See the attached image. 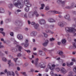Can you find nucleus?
Wrapping results in <instances>:
<instances>
[{"label":"nucleus","instance_id":"1","mask_svg":"<svg viewBox=\"0 0 76 76\" xmlns=\"http://www.w3.org/2000/svg\"><path fill=\"white\" fill-rule=\"evenodd\" d=\"M13 4L15 7L19 9L23 7V4H22V2H20V0H14L13 1Z\"/></svg>","mask_w":76,"mask_h":76},{"label":"nucleus","instance_id":"2","mask_svg":"<svg viewBox=\"0 0 76 76\" xmlns=\"http://www.w3.org/2000/svg\"><path fill=\"white\" fill-rule=\"evenodd\" d=\"M29 1V0H24L23 3L25 4L26 7L24 8V11L26 12H29V7L32 6V4L29 2H28Z\"/></svg>","mask_w":76,"mask_h":76},{"label":"nucleus","instance_id":"3","mask_svg":"<svg viewBox=\"0 0 76 76\" xmlns=\"http://www.w3.org/2000/svg\"><path fill=\"white\" fill-rule=\"evenodd\" d=\"M76 26V24H74L72 25L71 27H66L65 28V31L66 32H76V29H75V28Z\"/></svg>","mask_w":76,"mask_h":76},{"label":"nucleus","instance_id":"4","mask_svg":"<svg viewBox=\"0 0 76 76\" xmlns=\"http://www.w3.org/2000/svg\"><path fill=\"white\" fill-rule=\"evenodd\" d=\"M36 15V17H38L39 16V14L38 13V12L36 10H35L34 11V13H32V12H30L28 14V16L30 18L33 17L34 15Z\"/></svg>","mask_w":76,"mask_h":76},{"label":"nucleus","instance_id":"5","mask_svg":"<svg viewBox=\"0 0 76 76\" xmlns=\"http://www.w3.org/2000/svg\"><path fill=\"white\" fill-rule=\"evenodd\" d=\"M29 40L28 39H26L25 43H22L21 44V45H24V47H28L29 46V43H28Z\"/></svg>","mask_w":76,"mask_h":76},{"label":"nucleus","instance_id":"6","mask_svg":"<svg viewBox=\"0 0 76 76\" xmlns=\"http://www.w3.org/2000/svg\"><path fill=\"white\" fill-rule=\"evenodd\" d=\"M39 60L38 58H37L35 60H32L31 61V62L32 64H34L36 67H37L38 66V61Z\"/></svg>","mask_w":76,"mask_h":76},{"label":"nucleus","instance_id":"7","mask_svg":"<svg viewBox=\"0 0 76 76\" xmlns=\"http://www.w3.org/2000/svg\"><path fill=\"white\" fill-rule=\"evenodd\" d=\"M17 38L19 40H22V39H23V35L20 34H18L17 36Z\"/></svg>","mask_w":76,"mask_h":76},{"label":"nucleus","instance_id":"8","mask_svg":"<svg viewBox=\"0 0 76 76\" xmlns=\"http://www.w3.org/2000/svg\"><path fill=\"white\" fill-rule=\"evenodd\" d=\"M39 23L40 25H42V24L45 23V21L44 19H40L39 20Z\"/></svg>","mask_w":76,"mask_h":76},{"label":"nucleus","instance_id":"9","mask_svg":"<svg viewBox=\"0 0 76 76\" xmlns=\"http://www.w3.org/2000/svg\"><path fill=\"white\" fill-rule=\"evenodd\" d=\"M60 71H61V72L64 74H65L66 73H67V70L63 67L62 68L60 69Z\"/></svg>","mask_w":76,"mask_h":76},{"label":"nucleus","instance_id":"10","mask_svg":"<svg viewBox=\"0 0 76 76\" xmlns=\"http://www.w3.org/2000/svg\"><path fill=\"white\" fill-rule=\"evenodd\" d=\"M8 64L9 65V67H10V66H14V64L12 62H11V60H9L8 61Z\"/></svg>","mask_w":76,"mask_h":76},{"label":"nucleus","instance_id":"11","mask_svg":"<svg viewBox=\"0 0 76 76\" xmlns=\"http://www.w3.org/2000/svg\"><path fill=\"white\" fill-rule=\"evenodd\" d=\"M49 42V41L48 40H46L45 41V42L43 43V45L44 47H46L48 45V42Z\"/></svg>","mask_w":76,"mask_h":76},{"label":"nucleus","instance_id":"12","mask_svg":"<svg viewBox=\"0 0 76 76\" xmlns=\"http://www.w3.org/2000/svg\"><path fill=\"white\" fill-rule=\"evenodd\" d=\"M64 18L66 19H67L68 20H70V15H66L64 16Z\"/></svg>","mask_w":76,"mask_h":76},{"label":"nucleus","instance_id":"13","mask_svg":"<svg viewBox=\"0 0 76 76\" xmlns=\"http://www.w3.org/2000/svg\"><path fill=\"white\" fill-rule=\"evenodd\" d=\"M48 21L49 22H50V23H51L52 22H56V20H54V19L53 18H49L48 19Z\"/></svg>","mask_w":76,"mask_h":76},{"label":"nucleus","instance_id":"14","mask_svg":"<svg viewBox=\"0 0 76 76\" xmlns=\"http://www.w3.org/2000/svg\"><path fill=\"white\" fill-rule=\"evenodd\" d=\"M74 41L75 42V43L74 42H72V44L74 47L76 48V39H74Z\"/></svg>","mask_w":76,"mask_h":76},{"label":"nucleus","instance_id":"15","mask_svg":"<svg viewBox=\"0 0 76 76\" xmlns=\"http://www.w3.org/2000/svg\"><path fill=\"white\" fill-rule=\"evenodd\" d=\"M39 66H40L41 68H44L45 67V65L44 64H42V63L39 64Z\"/></svg>","mask_w":76,"mask_h":76},{"label":"nucleus","instance_id":"16","mask_svg":"<svg viewBox=\"0 0 76 76\" xmlns=\"http://www.w3.org/2000/svg\"><path fill=\"white\" fill-rule=\"evenodd\" d=\"M52 12L54 13L55 14H61V12H59L56 11H52Z\"/></svg>","mask_w":76,"mask_h":76},{"label":"nucleus","instance_id":"17","mask_svg":"<svg viewBox=\"0 0 76 76\" xmlns=\"http://www.w3.org/2000/svg\"><path fill=\"white\" fill-rule=\"evenodd\" d=\"M58 25L60 26V27H63L64 26V24L62 22H59L58 23Z\"/></svg>","mask_w":76,"mask_h":76},{"label":"nucleus","instance_id":"18","mask_svg":"<svg viewBox=\"0 0 76 76\" xmlns=\"http://www.w3.org/2000/svg\"><path fill=\"white\" fill-rule=\"evenodd\" d=\"M46 32H47V33H50V34H53V31H50L48 29H47L46 30Z\"/></svg>","mask_w":76,"mask_h":76},{"label":"nucleus","instance_id":"19","mask_svg":"<svg viewBox=\"0 0 76 76\" xmlns=\"http://www.w3.org/2000/svg\"><path fill=\"white\" fill-rule=\"evenodd\" d=\"M0 13H4V10L3 8H1L0 9Z\"/></svg>","mask_w":76,"mask_h":76},{"label":"nucleus","instance_id":"20","mask_svg":"<svg viewBox=\"0 0 76 76\" xmlns=\"http://www.w3.org/2000/svg\"><path fill=\"white\" fill-rule=\"evenodd\" d=\"M41 7L40 8V10L44 9V7H45V5L44 4H41Z\"/></svg>","mask_w":76,"mask_h":76},{"label":"nucleus","instance_id":"21","mask_svg":"<svg viewBox=\"0 0 76 76\" xmlns=\"http://www.w3.org/2000/svg\"><path fill=\"white\" fill-rule=\"evenodd\" d=\"M73 5H72L71 6H67L66 7V9H72V8H73Z\"/></svg>","mask_w":76,"mask_h":76},{"label":"nucleus","instance_id":"22","mask_svg":"<svg viewBox=\"0 0 76 76\" xmlns=\"http://www.w3.org/2000/svg\"><path fill=\"white\" fill-rule=\"evenodd\" d=\"M61 42L63 44H65L66 42V39H64L61 40Z\"/></svg>","mask_w":76,"mask_h":76},{"label":"nucleus","instance_id":"23","mask_svg":"<svg viewBox=\"0 0 76 76\" xmlns=\"http://www.w3.org/2000/svg\"><path fill=\"white\" fill-rule=\"evenodd\" d=\"M48 67L51 70H53L54 69V67H53L52 66H51L50 65H48Z\"/></svg>","mask_w":76,"mask_h":76},{"label":"nucleus","instance_id":"24","mask_svg":"<svg viewBox=\"0 0 76 76\" xmlns=\"http://www.w3.org/2000/svg\"><path fill=\"white\" fill-rule=\"evenodd\" d=\"M38 26H39V25L38 24H36L34 26V28L36 29L38 28Z\"/></svg>","mask_w":76,"mask_h":76},{"label":"nucleus","instance_id":"25","mask_svg":"<svg viewBox=\"0 0 76 76\" xmlns=\"http://www.w3.org/2000/svg\"><path fill=\"white\" fill-rule=\"evenodd\" d=\"M36 32L33 31L31 33L30 35L31 36H35L36 35Z\"/></svg>","mask_w":76,"mask_h":76},{"label":"nucleus","instance_id":"26","mask_svg":"<svg viewBox=\"0 0 76 76\" xmlns=\"http://www.w3.org/2000/svg\"><path fill=\"white\" fill-rule=\"evenodd\" d=\"M1 41H3V42L4 43H7V42H9V41H7V42H6V41H4V39H3V38H1Z\"/></svg>","mask_w":76,"mask_h":76},{"label":"nucleus","instance_id":"27","mask_svg":"<svg viewBox=\"0 0 76 76\" xmlns=\"http://www.w3.org/2000/svg\"><path fill=\"white\" fill-rule=\"evenodd\" d=\"M7 76H11V73L10 71H8L7 73Z\"/></svg>","mask_w":76,"mask_h":76},{"label":"nucleus","instance_id":"28","mask_svg":"<svg viewBox=\"0 0 76 76\" xmlns=\"http://www.w3.org/2000/svg\"><path fill=\"white\" fill-rule=\"evenodd\" d=\"M38 52H39V54L40 55H42V53L43 52L41 50H39L38 51Z\"/></svg>","mask_w":76,"mask_h":76},{"label":"nucleus","instance_id":"29","mask_svg":"<svg viewBox=\"0 0 76 76\" xmlns=\"http://www.w3.org/2000/svg\"><path fill=\"white\" fill-rule=\"evenodd\" d=\"M21 74H22L23 75L25 76H27V75L26 73V72H21Z\"/></svg>","mask_w":76,"mask_h":76},{"label":"nucleus","instance_id":"30","mask_svg":"<svg viewBox=\"0 0 76 76\" xmlns=\"http://www.w3.org/2000/svg\"><path fill=\"white\" fill-rule=\"evenodd\" d=\"M21 12H22V10L19 9H17L16 11V12H17V13H20Z\"/></svg>","mask_w":76,"mask_h":76},{"label":"nucleus","instance_id":"31","mask_svg":"<svg viewBox=\"0 0 76 76\" xmlns=\"http://www.w3.org/2000/svg\"><path fill=\"white\" fill-rule=\"evenodd\" d=\"M12 6H13V5L12 4H9L8 5V7H9V8H12Z\"/></svg>","mask_w":76,"mask_h":76},{"label":"nucleus","instance_id":"32","mask_svg":"<svg viewBox=\"0 0 76 76\" xmlns=\"http://www.w3.org/2000/svg\"><path fill=\"white\" fill-rule=\"evenodd\" d=\"M50 9V7H48V6H47L45 7V10H48Z\"/></svg>","mask_w":76,"mask_h":76},{"label":"nucleus","instance_id":"33","mask_svg":"<svg viewBox=\"0 0 76 76\" xmlns=\"http://www.w3.org/2000/svg\"><path fill=\"white\" fill-rule=\"evenodd\" d=\"M57 2L58 4H60L61 3V0H57Z\"/></svg>","mask_w":76,"mask_h":76},{"label":"nucleus","instance_id":"34","mask_svg":"<svg viewBox=\"0 0 76 76\" xmlns=\"http://www.w3.org/2000/svg\"><path fill=\"white\" fill-rule=\"evenodd\" d=\"M12 39H13V41H14V44H16V43H17V42H16V41L15 40V38H13Z\"/></svg>","mask_w":76,"mask_h":76},{"label":"nucleus","instance_id":"35","mask_svg":"<svg viewBox=\"0 0 76 76\" xmlns=\"http://www.w3.org/2000/svg\"><path fill=\"white\" fill-rule=\"evenodd\" d=\"M65 3H66V1H61V3L62 4V6H63V5H64L65 4Z\"/></svg>","mask_w":76,"mask_h":76},{"label":"nucleus","instance_id":"36","mask_svg":"<svg viewBox=\"0 0 76 76\" xmlns=\"http://www.w3.org/2000/svg\"><path fill=\"white\" fill-rule=\"evenodd\" d=\"M42 34L45 37H47V34L43 32Z\"/></svg>","mask_w":76,"mask_h":76},{"label":"nucleus","instance_id":"37","mask_svg":"<svg viewBox=\"0 0 76 76\" xmlns=\"http://www.w3.org/2000/svg\"><path fill=\"white\" fill-rule=\"evenodd\" d=\"M72 74H73V72H70L69 73V75H68V76H72Z\"/></svg>","mask_w":76,"mask_h":76},{"label":"nucleus","instance_id":"38","mask_svg":"<svg viewBox=\"0 0 76 76\" xmlns=\"http://www.w3.org/2000/svg\"><path fill=\"white\" fill-rule=\"evenodd\" d=\"M50 74L51 75V76H54V73L53 72V71H51L50 72Z\"/></svg>","mask_w":76,"mask_h":76},{"label":"nucleus","instance_id":"39","mask_svg":"<svg viewBox=\"0 0 76 76\" xmlns=\"http://www.w3.org/2000/svg\"><path fill=\"white\" fill-rule=\"evenodd\" d=\"M50 41H54V40H55V39L53 38H50Z\"/></svg>","mask_w":76,"mask_h":76},{"label":"nucleus","instance_id":"40","mask_svg":"<svg viewBox=\"0 0 76 76\" xmlns=\"http://www.w3.org/2000/svg\"><path fill=\"white\" fill-rule=\"evenodd\" d=\"M10 35L11 37H13L14 33L13 32H11L10 33Z\"/></svg>","mask_w":76,"mask_h":76},{"label":"nucleus","instance_id":"41","mask_svg":"<svg viewBox=\"0 0 76 76\" xmlns=\"http://www.w3.org/2000/svg\"><path fill=\"white\" fill-rule=\"evenodd\" d=\"M9 21V19L8 18H7L5 20V22L6 23H7Z\"/></svg>","mask_w":76,"mask_h":76},{"label":"nucleus","instance_id":"42","mask_svg":"<svg viewBox=\"0 0 76 76\" xmlns=\"http://www.w3.org/2000/svg\"><path fill=\"white\" fill-rule=\"evenodd\" d=\"M2 60L3 61H7V59L5 58H2Z\"/></svg>","mask_w":76,"mask_h":76},{"label":"nucleus","instance_id":"43","mask_svg":"<svg viewBox=\"0 0 76 76\" xmlns=\"http://www.w3.org/2000/svg\"><path fill=\"white\" fill-rule=\"evenodd\" d=\"M31 24L32 25H33L34 26L35 25V23L34 22H31Z\"/></svg>","mask_w":76,"mask_h":76},{"label":"nucleus","instance_id":"44","mask_svg":"<svg viewBox=\"0 0 76 76\" xmlns=\"http://www.w3.org/2000/svg\"><path fill=\"white\" fill-rule=\"evenodd\" d=\"M56 70L57 72H58L59 71H60V69H59L58 68H56Z\"/></svg>","mask_w":76,"mask_h":76},{"label":"nucleus","instance_id":"45","mask_svg":"<svg viewBox=\"0 0 76 76\" xmlns=\"http://www.w3.org/2000/svg\"><path fill=\"white\" fill-rule=\"evenodd\" d=\"M0 33L2 34L3 36H4V35H5V33L4 32H1L0 31Z\"/></svg>","mask_w":76,"mask_h":76},{"label":"nucleus","instance_id":"46","mask_svg":"<svg viewBox=\"0 0 76 76\" xmlns=\"http://www.w3.org/2000/svg\"><path fill=\"white\" fill-rule=\"evenodd\" d=\"M25 50V51H26L27 52V53H31V51H30V50Z\"/></svg>","mask_w":76,"mask_h":76},{"label":"nucleus","instance_id":"47","mask_svg":"<svg viewBox=\"0 0 76 76\" xmlns=\"http://www.w3.org/2000/svg\"><path fill=\"white\" fill-rule=\"evenodd\" d=\"M48 69H49V68L48 67H48L45 69V72H48Z\"/></svg>","mask_w":76,"mask_h":76},{"label":"nucleus","instance_id":"48","mask_svg":"<svg viewBox=\"0 0 76 76\" xmlns=\"http://www.w3.org/2000/svg\"><path fill=\"white\" fill-rule=\"evenodd\" d=\"M73 70L74 72H75V73H76V67H75L73 68Z\"/></svg>","mask_w":76,"mask_h":76},{"label":"nucleus","instance_id":"49","mask_svg":"<svg viewBox=\"0 0 76 76\" xmlns=\"http://www.w3.org/2000/svg\"><path fill=\"white\" fill-rule=\"evenodd\" d=\"M59 55H62V54H63V52L60 51L59 52Z\"/></svg>","mask_w":76,"mask_h":76},{"label":"nucleus","instance_id":"50","mask_svg":"<svg viewBox=\"0 0 76 76\" xmlns=\"http://www.w3.org/2000/svg\"><path fill=\"white\" fill-rule=\"evenodd\" d=\"M57 44L58 45H59L61 44V42H58L57 43Z\"/></svg>","mask_w":76,"mask_h":76},{"label":"nucleus","instance_id":"51","mask_svg":"<svg viewBox=\"0 0 76 76\" xmlns=\"http://www.w3.org/2000/svg\"><path fill=\"white\" fill-rule=\"evenodd\" d=\"M66 64L67 66H70V64H69V63H68V62L66 63Z\"/></svg>","mask_w":76,"mask_h":76},{"label":"nucleus","instance_id":"52","mask_svg":"<svg viewBox=\"0 0 76 76\" xmlns=\"http://www.w3.org/2000/svg\"><path fill=\"white\" fill-rule=\"evenodd\" d=\"M34 58V55H32V58H29L30 60H32V58Z\"/></svg>","mask_w":76,"mask_h":76},{"label":"nucleus","instance_id":"53","mask_svg":"<svg viewBox=\"0 0 76 76\" xmlns=\"http://www.w3.org/2000/svg\"><path fill=\"white\" fill-rule=\"evenodd\" d=\"M18 58H14V60L15 61V62H16V61L17 60H18Z\"/></svg>","mask_w":76,"mask_h":76},{"label":"nucleus","instance_id":"54","mask_svg":"<svg viewBox=\"0 0 76 76\" xmlns=\"http://www.w3.org/2000/svg\"><path fill=\"white\" fill-rule=\"evenodd\" d=\"M16 47H17V48H21L22 47L21 46H20V45H17Z\"/></svg>","mask_w":76,"mask_h":76},{"label":"nucleus","instance_id":"55","mask_svg":"<svg viewBox=\"0 0 76 76\" xmlns=\"http://www.w3.org/2000/svg\"><path fill=\"white\" fill-rule=\"evenodd\" d=\"M15 73H16L17 76H18V71H15Z\"/></svg>","mask_w":76,"mask_h":76},{"label":"nucleus","instance_id":"56","mask_svg":"<svg viewBox=\"0 0 76 76\" xmlns=\"http://www.w3.org/2000/svg\"><path fill=\"white\" fill-rule=\"evenodd\" d=\"M76 48H69V50H76Z\"/></svg>","mask_w":76,"mask_h":76},{"label":"nucleus","instance_id":"57","mask_svg":"<svg viewBox=\"0 0 76 76\" xmlns=\"http://www.w3.org/2000/svg\"><path fill=\"white\" fill-rule=\"evenodd\" d=\"M4 73H7V69H6L4 71Z\"/></svg>","mask_w":76,"mask_h":76},{"label":"nucleus","instance_id":"58","mask_svg":"<svg viewBox=\"0 0 76 76\" xmlns=\"http://www.w3.org/2000/svg\"><path fill=\"white\" fill-rule=\"evenodd\" d=\"M12 75L13 76H15V73H14V72H13V71H12Z\"/></svg>","mask_w":76,"mask_h":76},{"label":"nucleus","instance_id":"59","mask_svg":"<svg viewBox=\"0 0 76 76\" xmlns=\"http://www.w3.org/2000/svg\"><path fill=\"white\" fill-rule=\"evenodd\" d=\"M17 56L18 57H20L21 56V54L20 53H18Z\"/></svg>","mask_w":76,"mask_h":76},{"label":"nucleus","instance_id":"60","mask_svg":"<svg viewBox=\"0 0 76 76\" xmlns=\"http://www.w3.org/2000/svg\"><path fill=\"white\" fill-rule=\"evenodd\" d=\"M4 30V29L3 28H0V31H3Z\"/></svg>","mask_w":76,"mask_h":76},{"label":"nucleus","instance_id":"61","mask_svg":"<svg viewBox=\"0 0 76 76\" xmlns=\"http://www.w3.org/2000/svg\"><path fill=\"white\" fill-rule=\"evenodd\" d=\"M33 54L35 56H37V53H33Z\"/></svg>","mask_w":76,"mask_h":76},{"label":"nucleus","instance_id":"62","mask_svg":"<svg viewBox=\"0 0 76 76\" xmlns=\"http://www.w3.org/2000/svg\"><path fill=\"white\" fill-rule=\"evenodd\" d=\"M14 50L15 52L17 51V49L16 48H14V50Z\"/></svg>","mask_w":76,"mask_h":76},{"label":"nucleus","instance_id":"63","mask_svg":"<svg viewBox=\"0 0 76 76\" xmlns=\"http://www.w3.org/2000/svg\"><path fill=\"white\" fill-rule=\"evenodd\" d=\"M17 70H18V71H19L20 70V68L19 67H17Z\"/></svg>","mask_w":76,"mask_h":76},{"label":"nucleus","instance_id":"64","mask_svg":"<svg viewBox=\"0 0 76 76\" xmlns=\"http://www.w3.org/2000/svg\"><path fill=\"white\" fill-rule=\"evenodd\" d=\"M73 35L74 36H76V32H74L73 33Z\"/></svg>","mask_w":76,"mask_h":76}]
</instances>
